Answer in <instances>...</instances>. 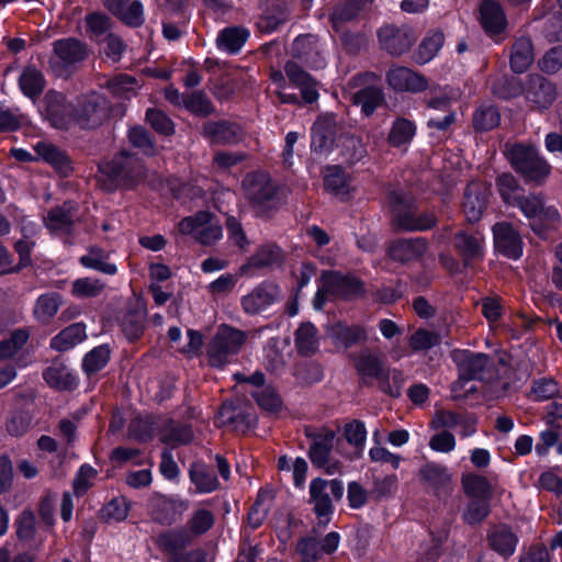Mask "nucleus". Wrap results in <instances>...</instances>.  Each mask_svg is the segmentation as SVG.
Here are the masks:
<instances>
[{"label": "nucleus", "instance_id": "1", "mask_svg": "<svg viewBox=\"0 0 562 562\" xmlns=\"http://www.w3.org/2000/svg\"><path fill=\"white\" fill-rule=\"evenodd\" d=\"M145 175L146 169L138 158L121 151L99 166L97 181L105 191L131 189L142 182Z\"/></svg>", "mask_w": 562, "mask_h": 562}, {"label": "nucleus", "instance_id": "2", "mask_svg": "<svg viewBox=\"0 0 562 562\" xmlns=\"http://www.w3.org/2000/svg\"><path fill=\"white\" fill-rule=\"evenodd\" d=\"M321 282L313 299L315 311H322L330 297L349 299L362 292V283L357 278L333 270L324 271Z\"/></svg>", "mask_w": 562, "mask_h": 562}, {"label": "nucleus", "instance_id": "3", "mask_svg": "<svg viewBox=\"0 0 562 562\" xmlns=\"http://www.w3.org/2000/svg\"><path fill=\"white\" fill-rule=\"evenodd\" d=\"M246 341V333L233 327L220 326L207 345V358L212 367H223L239 352Z\"/></svg>", "mask_w": 562, "mask_h": 562}, {"label": "nucleus", "instance_id": "4", "mask_svg": "<svg viewBox=\"0 0 562 562\" xmlns=\"http://www.w3.org/2000/svg\"><path fill=\"white\" fill-rule=\"evenodd\" d=\"M505 154L513 168L530 180L543 179L550 172V165L533 146L506 144Z\"/></svg>", "mask_w": 562, "mask_h": 562}, {"label": "nucleus", "instance_id": "5", "mask_svg": "<svg viewBox=\"0 0 562 562\" xmlns=\"http://www.w3.org/2000/svg\"><path fill=\"white\" fill-rule=\"evenodd\" d=\"M109 117V103L98 93L86 95L78 100L74 110V122L82 128H93Z\"/></svg>", "mask_w": 562, "mask_h": 562}, {"label": "nucleus", "instance_id": "6", "mask_svg": "<svg viewBox=\"0 0 562 562\" xmlns=\"http://www.w3.org/2000/svg\"><path fill=\"white\" fill-rule=\"evenodd\" d=\"M311 502L314 505L316 515L325 522L333 509V499H340L344 495L342 483L338 480L315 479L310 485Z\"/></svg>", "mask_w": 562, "mask_h": 562}, {"label": "nucleus", "instance_id": "7", "mask_svg": "<svg viewBox=\"0 0 562 562\" xmlns=\"http://www.w3.org/2000/svg\"><path fill=\"white\" fill-rule=\"evenodd\" d=\"M243 190L246 199L262 211L274 205L277 188L263 172L247 175L243 181Z\"/></svg>", "mask_w": 562, "mask_h": 562}, {"label": "nucleus", "instance_id": "8", "mask_svg": "<svg viewBox=\"0 0 562 562\" xmlns=\"http://www.w3.org/2000/svg\"><path fill=\"white\" fill-rule=\"evenodd\" d=\"M87 56V46L77 38L68 37L54 43L49 64L58 76H63L66 69L81 63Z\"/></svg>", "mask_w": 562, "mask_h": 562}, {"label": "nucleus", "instance_id": "9", "mask_svg": "<svg viewBox=\"0 0 562 562\" xmlns=\"http://www.w3.org/2000/svg\"><path fill=\"white\" fill-rule=\"evenodd\" d=\"M280 300V288L273 282L263 281L245 294L240 303L246 314L257 315L267 311Z\"/></svg>", "mask_w": 562, "mask_h": 562}, {"label": "nucleus", "instance_id": "10", "mask_svg": "<svg viewBox=\"0 0 562 562\" xmlns=\"http://www.w3.org/2000/svg\"><path fill=\"white\" fill-rule=\"evenodd\" d=\"M148 509L156 521L171 524L188 509V502L178 495L153 493L148 498Z\"/></svg>", "mask_w": 562, "mask_h": 562}, {"label": "nucleus", "instance_id": "11", "mask_svg": "<svg viewBox=\"0 0 562 562\" xmlns=\"http://www.w3.org/2000/svg\"><path fill=\"white\" fill-rule=\"evenodd\" d=\"M379 43L387 53L398 56L407 52L416 40L408 26L385 25L378 32Z\"/></svg>", "mask_w": 562, "mask_h": 562}, {"label": "nucleus", "instance_id": "12", "mask_svg": "<svg viewBox=\"0 0 562 562\" xmlns=\"http://www.w3.org/2000/svg\"><path fill=\"white\" fill-rule=\"evenodd\" d=\"M515 205L519 207L527 218L533 222L537 221L546 226L553 225L560 220V213L557 207L552 205L547 206L542 198L537 194L521 195Z\"/></svg>", "mask_w": 562, "mask_h": 562}, {"label": "nucleus", "instance_id": "13", "mask_svg": "<svg viewBox=\"0 0 562 562\" xmlns=\"http://www.w3.org/2000/svg\"><path fill=\"white\" fill-rule=\"evenodd\" d=\"M453 360L459 367L460 379L465 381L482 380L493 366L487 356L468 350L454 351Z\"/></svg>", "mask_w": 562, "mask_h": 562}, {"label": "nucleus", "instance_id": "14", "mask_svg": "<svg viewBox=\"0 0 562 562\" xmlns=\"http://www.w3.org/2000/svg\"><path fill=\"white\" fill-rule=\"evenodd\" d=\"M494 245L497 252L509 259H518L522 255L524 243L520 234L505 222L493 226Z\"/></svg>", "mask_w": 562, "mask_h": 562}, {"label": "nucleus", "instance_id": "15", "mask_svg": "<svg viewBox=\"0 0 562 562\" xmlns=\"http://www.w3.org/2000/svg\"><path fill=\"white\" fill-rule=\"evenodd\" d=\"M390 87L398 92L417 93L427 89L428 80L407 67H392L386 74Z\"/></svg>", "mask_w": 562, "mask_h": 562}, {"label": "nucleus", "instance_id": "16", "mask_svg": "<svg viewBox=\"0 0 562 562\" xmlns=\"http://www.w3.org/2000/svg\"><path fill=\"white\" fill-rule=\"evenodd\" d=\"M45 116L57 128H67L74 122L75 106L66 102L63 93L49 91L45 95Z\"/></svg>", "mask_w": 562, "mask_h": 562}, {"label": "nucleus", "instance_id": "17", "mask_svg": "<svg viewBox=\"0 0 562 562\" xmlns=\"http://www.w3.org/2000/svg\"><path fill=\"white\" fill-rule=\"evenodd\" d=\"M490 188L481 181H472L468 184L464 192L463 212L468 222H477L486 206Z\"/></svg>", "mask_w": 562, "mask_h": 562}, {"label": "nucleus", "instance_id": "18", "mask_svg": "<svg viewBox=\"0 0 562 562\" xmlns=\"http://www.w3.org/2000/svg\"><path fill=\"white\" fill-rule=\"evenodd\" d=\"M525 94L533 108L542 110L552 105L557 98V89L548 79L535 75L529 78Z\"/></svg>", "mask_w": 562, "mask_h": 562}, {"label": "nucleus", "instance_id": "19", "mask_svg": "<svg viewBox=\"0 0 562 562\" xmlns=\"http://www.w3.org/2000/svg\"><path fill=\"white\" fill-rule=\"evenodd\" d=\"M295 57L304 60L310 67L319 69L325 66V56L316 36L306 34L297 36L292 45Z\"/></svg>", "mask_w": 562, "mask_h": 562}, {"label": "nucleus", "instance_id": "20", "mask_svg": "<svg viewBox=\"0 0 562 562\" xmlns=\"http://www.w3.org/2000/svg\"><path fill=\"white\" fill-rule=\"evenodd\" d=\"M519 538L507 525H497L487 532L488 547L503 558L512 557L517 548Z\"/></svg>", "mask_w": 562, "mask_h": 562}, {"label": "nucleus", "instance_id": "21", "mask_svg": "<svg viewBox=\"0 0 562 562\" xmlns=\"http://www.w3.org/2000/svg\"><path fill=\"white\" fill-rule=\"evenodd\" d=\"M480 22L491 37L501 35L507 25L502 7L493 0L482 2L480 7Z\"/></svg>", "mask_w": 562, "mask_h": 562}, {"label": "nucleus", "instance_id": "22", "mask_svg": "<svg viewBox=\"0 0 562 562\" xmlns=\"http://www.w3.org/2000/svg\"><path fill=\"white\" fill-rule=\"evenodd\" d=\"M334 437V432L329 431L323 438L317 439L310 449L312 463L324 469L328 474H335L340 471V463L330 460Z\"/></svg>", "mask_w": 562, "mask_h": 562}, {"label": "nucleus", "instance_id": "23", "mask_svg": "<svg viewBox=\"0 0 562 562\" xmlns=\"http://www.w3.org/2000/svg\"><path fill=\"white\" fill-rule=\"evenodd\" d=\"M425 238L398 239L389 246V256L400 262H408L420 258L427 250Z\"/></svg>", "mask_w": 562, "mask_h": 562}, {"label": "nucleus", "instance_id": "24", "mask_svg": "<svg viewBox=\"0 0 562 562\" xmlns=\"http://www.w3.org/2000/svg\"><path fill=\"white\" fill-rule=\"evenodd\" d=\"M335 119L324 115L317 119L312 128L311 147L315 153H327L335 140Z\"/></svg>", "mask_w": 562, "mask_h": 562}, {"label": "nucleus", "instance_id": "25", "mask_svg": "<svg viewBox=\"0 0 562 562\" xmlns=\"http://www.w3.org/2000/svg\"><path fill=\"white\" fill-rule=\"evenodd\" d=\"M326 336L338 349H348L358 344L366 336L359 326H347L340 322L329 324L326 327Z\"/></svg>", "mask_w": 562, "mask_h": 562}, {"label": "nucleus", "instance_id": "26", "mask_svg": "<svg viewBox=\"0 0 562 562\" xmlns=\"http://www.w3.org/2000/svg\"><path fill=\"white\" fill-rule=\"evenodd\" d=\"M104 5L125 24L138 26L144 21L143 7L138 0H102Z\"/></svg>", "mask_w": 562, "mask_h": 562}, {"label": "nucleus", "instance_id": "27", "mask_svg": "<svg viewBox=\"0 0 562 562\" xmlns=\"http://www.w3.org/2000/svg\"><path fill=\"white\" fill-rule=\"evenodd\" d=\"M394 221L398 228L404 231H425L436 224V218L430 214L416 215L411 205L403 210L400 205L394 206Z\"/></svg>", "mask_w": 562, "mask_h": 562}, {"label": "nucleus", "instance_id": "28", "mask_svg": "<svg viewBox=\"0 0 562 562\" xmlns=\"http://www.w3.org/2000/svg\"><path fill=\"white\" fill-rule=\"evenodd\" d=\"M45 382L56 390H72L77 386V378L61 361L52 362L43 372Z\"/></svg>", "mask_w": 562, "mask_h": 562}, {"label": "nucleus", "instance_id": "29", "mask_svg": "<svg viewBox=\"0 0 562 562\" xmlns=\"http://www.w3.org/2000/svg\"><path fill=\"white\" fill-rule=\"evenodd\" d=\"M204 134L215 144H234L240 139L241 130L237 124L226 121L206 122L203 126Z\"/></svg>", "mask_w": 562, "mask_h": 562}, {"label": "nucleus", "instance_id": "30", "mask_svg": "<svg viewBox=\"0 0 562 562\" xmlns=\"http://www.w3.org/2000/svg\"><path fill=\"white\" fill-rule=\"evenodd\" d=\"M189 476L194 485L193 494H207L212 493L218 487V480L214 471L204 463H193L189 471Z\"/></svg>", "mask_w": 562, "mask_h": 562}, {"label": "nucleus", "instance_id": "31", "mask_svg": "<svg viewBox=\"0 0 562 562\" xmlns=\"http://www.w3.org/2000/svg\"><path fill=\"white\" fill-rule=\"evenodd\" d=\"M87 338L86 325L75 323L63 329L50 340V347L57 351H67Z\"/></svg>", "mask_w": 562, "mask_h": 562}, {"label": "nucleus", "instance_id": "32", "mask_svg": "<svg viewBox=\"0 0 562 562\" xmlns=\"http://www.w3.org/2000/svg\"><path fill=\"white\" fill-rule=\"evenodd\" d=\"M280 257L281 251L279 247L274 245H265L260 247L246 263L240 266L239 272L241 276H251V269L270 267L271 265L278 262Z\"/></svg>", "mask_w": 562, "mask_h": 562}, {"label": "nucleus", "instance_id": "33", "mask_svg": "<svg viewBox=\"0 0 562 562\" xmlns=\"http://www.w3.org/2000/svg\"><path fill=\"white\" fill-rule=\"evenodd\" d=\"M110 254L100 247H90L88 252L80 257V263L88 269L113 276L117 272L115 263L109 260Z\"/></svg>", "mask_w": 562, "mask_h": 562}, {"label": "nucleus", "instance_id": "34", "mask_svg": "<svg viewBox=\"0 0 562 562\" xmlns=\"http://www.w3.org/2000/svg\"><path fill=\"white\" fill-rule=\"evenodd\" d=\"M43 74L34 66H27L19 77V86L23 94L30 99L38 97L45 88Z\"/></svg>", "mask_w": 562, "mask_h": 562}, {"label": "nucleus", "instance_id": "35", "mask_svg": "<svg viewBox=\"0 0 562 562\" xmlns=\"http://www.w3.org/2000/svg\"><path fill=\"white\" fill-rule=\"evenodd\" d=\"M533 60L531 41L527 37L518 38L513 45L510 54V67L515 72H524Z\"/></svg>", "mask_w": 562, "mask_h": 562}, {"label": "nucleus", "instance_id": "36", "mask_svg": "<svg viewBox=\"0 0 562 562\" xmlns=\"http://www.w3.org/2000/svg\"><path fill=\"white\" fill-rule=\"evenodd\" d=\"M324 182L326 189L340 199H346L351 191L350 178L338 166L327 168Z\"/></svg>", "mask_w": 562, "mask_h": 562}, {"label": "nucleus", "instance_id": "37", "mask_svg": "<svg viewBox=\"0 0 562 562\" xmlns=\"http://www.w3.org/2000/svg\"><path fill=\"white\" fill-rule=\"evenodd\" d=\"M70 211L71 205L69 203H65L60 207H54L44 217V224L55 234L68 233L72 224Z\"/></svg>", "mask_w": 562, "mask_h": 562}, {"label": "nucleus", "instance_id": "38", "mask_svg": "<svg viewBox=\"0 0 562 562\" xmlns=\"http://www.w3.org/2000/svg\"><path fill=\"white\" fill-rule=\"evenodd\" d=\"M60 304L61 297L56 292L40 295L34 306L35 318L40 323L47 324L56 315Z\"/></svg>", "mask_w": 562, "mask_h": 562}, {"label": "nucleus", "instance_id": "39", "mask_svg": "<svg viewBox=\"0 0 562 562\" xmlns=\"http://www.w3.org/2000/svg\"><path fill=\"white\" fill-rule=\"evenodd\" d=\"M37 158L50 164L56 170L66 175L69 170L67 157L56 146L38 142L34 147Z\"/></svg>", "mask_w": 562, "mask_h": 562}, {"label": "nucleus", "instance_id": "40", "mask_svg": "<svg viewBox=\"0 0 562 562\" xmlns=\"http://www.w3.org/2000/svg\"><path fill=\"white\" fill-rule=\"evenodd\" d=\"M295 346L301 355L310 356L318 350L317 329L312 323L302 324L295 333Z\"/></svg>", "mask_w": 562, "mask_h": 562}, {"label": "nucleus", "instance_id": "41", "mask_svg": "<svg viewBox=\"0 0 562 562\" xmlns=\"http://www.w3.org/2000/svg\"><path fill=\"white\" fill-rule=\"evenodd\" d=\"M416 133L415 124L404 117L396 119L389 133V142L394 147L407 146Z\"/></svg>", "mask_w": 562, "mask_h": 562}, {"label": "nucleus", "instance_id": "42", "mask_svg": "<svg viewBox=\"0 0 562 562\" xmlns=\"http://www.w3.org/2000/svg\"><path fill=\"white\" fill-rule=\"evenodd\" d=\"M249 36V32L241 27H228L221 32L217 37V45L222 50L237 53Z\"/></svg>", "mask_w": 562, "mask_h": 562}, {"label": "nucleus", "instance_id": "43", "mask_svg": "<svg viewBox=\"0 0 562 562\" xmlns=\"http://www.w3.org/2000/svg\"><path fill=\"white\" fill-rule=\"evenodd\" d=\"M443 41L445 36L441 32L429 33L415 53L416 63L420 65L429 63L442 47Z\"/></svg>", "mask_w": 562, "mask_h": 562}, {"label": "nucleus", "instance_id": "44", "mask_svg": "<svg viewBox=\"0 0 562 562\" xmlns=\"http://www.w3.org/2000/svg\"><path fill=\"white\" fill-rule=\"evenodd\" d=\"M420 475L436 490L446 487L451 482V473L448 468L435 462H428L423 465Z\"/></svg>", "mask_w": 562, "mask_h": 562}, {"label": "nucleus", "instance_id": "45", "mask_svg": "<svg viewBox=\"0 0 562 562\" xmlns=\"http://www.w3.org/2000/svg\"><path fill=\"white\" fill-rule=\"evenodd\" d=\"M30 333L25 328H19L0 341V361L13 358L26 344Z\"/></svg>", "mask_w": 562, "mask_h": 562}, {"label": "nucleus", "instance_id": "46", "mask_svg": "<svg viewBox=\"0 0 562 562\" xmlns=\"http://www.w3.org/2000/svg\"><path fill=\"white\" fill-rule=\"evenodd\" d=\"M454 244L465 258H475L482 255L483 237L479 233L469 235L461 232L456 236Z\"/></svg>", "mask_w": 562, "mask_h": 562}, {"label": "nucleus", "instance_id": "47", "mask_svg": "<svg viewBox=\"0 0 562 562\" xmlns=\"http://www.w3.org/2000/svg\"><path fill=\"white\" fill-rule=\"evenodd\" d=\"M355 104L361 108V112L369 116L383 101V93L376 88H366L358 91L353 97Z\"/></svg>", "mask_w": 562, "mask_h": 562}, {"label": "nucleus", "instance_id": "48", "mask_svg": "<svg viewBox=\"0 0 562 562\" xmlns=\"http://www.w3.org/2000/svg\"><path fill=\"white\" fill-rule=\"evenodd\" d=\"M465 493L477 499H487L491 495L488 481L481 475L468 474L462 480Z\"/></svg>", "mask_w": 562, "mask_h": 562}, {"label": "nucleus", "instance_id": "49", "mask_svg": "<svg viewBox=\"0 0 562 562\" xmlns=\"http://www.w3.org/2000/svg\"><path fill=\"white\" fill-rule=\"evenodd\" d=\"M110 359V349L106 346H98L88 352L82 361L86 373L92 374L103 369Z\"/></svg>", "mask_w": 562, "mask_h": 562}, {"label": "nucleus", "instance_id": "50", "mask_svg": "<svg viewBox=\"0 0 562 562\" xmlns=\"http://www.w3.org/2000/svg\"><path fill=\"white\" fill-rule=\"evenodd\" d=\"M193 439L191 427L176 425L161 431L160 440L170 446L187 445Z\"/></svg>", "mask_w": 562, "mask_h": 562}, {"label": "nucleus", "instance_id": "51", "mask_svg": "<svg viewBox=\"0 0 562 562\" xmlns=\"http://www.w3.org/2000/svg\"><path fill=\"white\" fill-rule=\"evenodd\" d=\"M109 88L116 95L130 98L137 92L140 85L134 77L120 74L109 81Z\"/></svg>", "mask_w": 562, "mask_h": 562}, {"label": "nucleus", "instance_id": "52", "mask_svg": "<svg viewBox=\"0 0 562 562\" xmlns=\"http://www.w3.org/2000/svg\"><path fill=\"white\" fill-rule=\"evenodd\" d=\"M497 187L504 202L509 205H515L517 200L521 196L519 194L518 182L510 173L501 175L497 179Z\"/></svg>", "mask_w": 562, "mask_h": 562}, {"label": "nucleus", "instance_id": "53", "mask_svg": "<svg viewBox=\"0 0 562 562\" xmlns=\"http://www.w3.org/2000/svg\"><path fill=\"white\" fill-rule=\"evenodd\" d=\"M499 123V114L492 105L480 106L473 116V124L476 130L488 131L497 126Z\"/></svg>", "mask_w": 562, "mask_h": 562}, {"label": "nucleus", "instance_id": "54", "mask_svg": "<svg viewBox=\"0 0 562 562\" xmlns=\"http://www.w3.org/2000/svg\"><path fill=\"white\" fill-rule=\"evenodd\" d=\"M361 8L357 3L348 0L346 3L337 5L330 14V22L336 32H338L342 24L353 20Z\"/></svg>", "mask_w": 562, "mask_h": 562}, {"label": "nucleus", "instance_id": "55", "mask_svg": "<svg viewBox=\"0 0 562 562\" xmlns=\"http://www.w3.org/2000/svg\"><path fill=\"white\" fill-rule=\"evenodd\" d=\"M104 284L98 279L81 278L72 283V294L77 297H94L101 294Z\"/></svg>", "mask_w": 562, "mask_h": 562}, {"label": "nucleus", "instance_id": "56", "mask_svg": "<svg viewBox=\"0 0 562 562\" xmlns=\"http://www.w3.org/2000/svg\"><path fill=\"white\" fill-rule=\"evenodd\" d=\"M211 214L207 212H199L193 216H188L180 221L178 228L183 235H190L193 238L205 227L210 221Z\"/></svg>", "mask_w": 562, "mask_h": 562}, {"label": "nucleus", "instance_id": "57", "mask_svg": "<svg viewBox=\"0 0 562 562\" xmlns=\"http://www.w3.org/2000/svg\"><path fill=\"white\" fill-rule=\"evenodd\" d=\"M183 106L194 114L207 115L212 112V103L202 91H194L183 99Z\"/></svg>", "mask_w": 562, "mask_h": 562}, {"label": "nucleus", "instance_id": "58", "mask_svg": "<svg viewBox=\"0 0 562 562\" xmlns=\"http://www.w3.org/2000/svg\"><path fill=\"white\" fill-rule=\"evenodd\" d=\"M258 405L268 412H276L281 407V398L271 386L250 391Z\"/></svg>", "mask_w": 562, "mask_h": 562}, {"label": "nucleus", "instance_id": "59", "mask_svg": "<svg viewBox=\"0 0 562 562\" xmlns=\"http://www.w3.org/2000/svg\"><path fill=\"white\" fill-rule=\"evenodd\" d=\"M358 372L364 376L380 378L383 368L379 358L368 352H362L356 361Z\"/></svg>", "mask_w": 562, "mask_h": 562}, {"label": "nucleus", "instance_id": "60", "mask_svg": "<svg viewBox=\"0 0 562 562\" xmlns=\"http://www.w3.org/2000/svg\"><path fill=\"white\" fill-rule=\"evenodd\" d=\"M97 477V470L89 464H82L74 480V492L77 496L86 494L93 485Z\"/></svg>", "mask_w": 562, "mask_h": 562}, {"label": "nucleus", "instance_id": "61", "mask_svg": "<svg viewBox=\"0 0 562 562\" xmlns=\"http://www.w3.org/2000/svg\"><path fill=\"white\" fill-rule=\"evenodd\" d=\"M130 506L124 497H116L109 502L102 509V515L108 520L121 521L128 516Z\"/></svg>", "mask_w": 562, "mask_h": 562}, {"label": "nucleus", "instance_id": "62", "mask_svg": "<svg viewBox=\"0 0 562 562\" xmlns=\"http://www.w3.org/2000/svg\"><path fill=\"white\" fill-rule=\"evenodd\" d=\"M439 342V336L427 329H418L409 338V347L415 350H426Z\"/></svg>", "mask_w": 562, "mask_h": 562}, {"label": "nucleus", "instance_id": "63", "mask_svg": "<svg viewBox=\"0 0 562 562\" xmlns=\"http://www.w3.org/2000/svg\"><path fill=\"white\" fill-rule=\"evenodd\" d=\"M128 139L134 147L140 149L145 155L154 154V145L144 127H132L128 132Z\"/></svg>", "mask_w": 562, "mask_h": 562}, {"label": "nucleus", "instance_id": "64", "mask_svg": "<svg viewBox=\"0 0 562 562\" xmlns=\"http://www.w3.org/2000/svg\"><path fill=\"white\" fill-rule=\"evenodd\" d=\"M542 71L553 74L562 67V46L551 48L539 61Z\"/></svg>", "mask_w": 562, "mask_h": 562}]
</instances>
